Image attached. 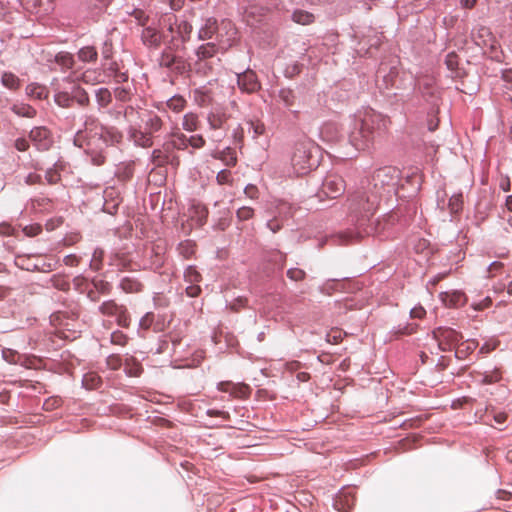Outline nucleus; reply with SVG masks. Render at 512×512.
Instances as JSON below:
<instances>
[{
  "instance_id": "nucleus-47",
  "label": "nucleus",
  "mask_w": 512,
  "mask_h": 512,
  "mask_svg": "<svg viewBox=\"0 0 512 512\" xmlns=\"http://www.w3.org/2000/svg\"><path fill=\"white\" fill-rule=\"evenodd\" d=\"M60 179L61 175L56 163L45 171V180L48 184H56L60 181Z\"/></svg>"
},
{
  "instance_id": "nucleus-48",
  "label": "nucleus",
  "mask_w": 512,
  "mask_h": 512,
  "mask_svg": "<svg viewBox=\"0 0 512 512\" xmlns=\"http://www.w3.org/2000/svg\"><path fill=\"white\" fill-rule=\"evenodd\" d=\"M219 159L224 161L228 166H234L237 162L235 152L230 147H226L219 153Z\"/></svg>"
},
{
  "instance_id": "nucleus-15",
  "label": "nucleus",
  "mask_w": 512,
  "mask_h": 512,
  "mask_svg": "<svg viewBox=\"0 0 512 512\" xmlns=\"http://www.w3.org/2000/svg\"><path fill=\"white\" fill-rule=\"evenodd\" d=\"M218 31V21L214 17H207L204 19L203 25L197 33V38L200 41L211 40Z\"/></svg>"
},
{
  "instance_id": "nucleus-53",
  "label": "nucleus",
  "mask_w": 512,
  "mask_h": 512,
  "mask_svg": "<svg viewBox=\"0 0 512 512\" xmlns=\"http://www.w3.org/2000/svg\"><path fill=\"white\" fill-rule=\"evenodd\" d=\"M99 382V377L93 374L84 375L82 379V384L86 389H95Z\"/></svg>"
},
{
  "instance_id": "nucleus-62",
  "label": "nucleus",
  "mask_w": 512,
  "mask_h": 512,
  "mask_svg": "<svg viewBox=\"0 0 512 512\" xmlns=\"http://www.w3.org/2000/svg\"><path fill=\"white\" fill-rule=\"evenodd\" d=\"M112 50H113L112 41L110 39H106L103 42V46H102V50H101V54H102V57H103L104 60L111 59V57H112Z\"/></svg>"
},
{
  "instance_id": "nucleus-22",
  "label": "nucleus",
  "mask_w": 512,
  "mask_h": 512,
  "mask_svg": "<svg viewBox=\"0 0 512 512\" xmlns=\"http://www.w3.org/2000/svg\"><path fill=\"white\" fill-rule=\"evenodd\" d=\"M70 90L73 103L76 102L80 107H87L90 105V97L84 88L73 83L70 86Z\"/></svg>"
},
{
  "instance_id": "nucleus-36",
  "label": "nucleus",
  "mask_w": 512,
  "mask_h": 512,
  "mask_svg": "<svg viewBox=\"0 0 512 512\" xmlns=\"http://www.w3.org/2000/svg\"><path fill=\"white\" fill-rule=\"evenodd\" d=\"M291 18L295 23L301 25H309L315 20V17L312 13L301 9H296L293 11Z\"/></svg>"
},
{
  "instance_id": "nucleus-16",
  "label": "nucleus",
  "mask_w": 512,
  "mask_h": 512,
  "mask_svg": "<svg viewBox=\"0 0 512 512\" xmlns=\"http://www.w3.org/2000/svg\"><path fill=\"white\" fill-rule=\"evenodd\" d=\"M182 51H173L166 46L161 53L159 65L163 68L172 69L174 65L183 64V57L178 55Z\"/></svg>"
},
{
  "instance_id": "nucleus-34",
  "label": "nucleus",
  "mask_w": 512,
  "mask_h": 512,
  "mask_svg": "<svg viewBox=\"0 0 512 512\" xmlns=\"http://www.w3.org/2000/svg\"><path fill=\"white\" fill-rule=\"evenodd\" d=\"M1 84L6 88L15 91L20 88L21 80L12 72H3L1 76Z\"/></svg>"
},
{
  "instance_id": "nucleus-33",
  "label": "nucleus",
  "mask_w": 512,
  "mask_h": 512,
  "mask_svg": "<svg viewBox=\"0 0 512 512\" xmlns=\"http://www.w3.org/2000/svg\"><path fill=\"white\" fill-rule=\"evenodd\" d=\"M226 116L224 113L210 112L207 115V122L209 128L212 130H221L224 128Z\"/></svg>"
},
{
  "instance_id": "nucleus-58",
  "label": "nucleus",
  "mask_w": 512,
  "mask_h": 512,
  "mask_svg": "<svg viewBox=\"0 0 512 512\" xmlns=\"http://www.w3.org/2000/svg\"><path fill=\"white\" fill-rule=\"evenodd\" d=\"M191 217L199 226H203L207 221L208 211L206 209H202L201 211H192Z\"/></svg>"
},
{
  "instance_id": "nucleus-64",
  "label": "nucleus",
  "mask_w": 512,
  "mask_h": 512,
  "mask_svg": "<svg viewBox=\"0 0 512 512\" xmlns=\"http://www.w3.org/2000/svg\"><path fill=\"white\" fill-rule=\"evenodd\" d=\"M154 320L153 313H146L139 321V326L141 329L148 330L150 326L152 325Z\"/></svg>"
},
{
  "instance_id": "nucleus-45",
  "label": "nucleus",
  "mask_w": 512,
  "mask_h": 512,
  "mask_svg": "<svg viewBox=\"0 0 512 512\" xmlns=\"http://www.w3.org/2000/svg\"><path fill=\"white\" fill-rule=\"evenodd\" d=\"M166 106L174 112H180L184 109L186 100L180 95H174L166 101Z\"/></svg>"
},
{
  "instance_id": "nucleus-50",
  "label": "nucleus",
  "mask_w": 512,
  "mask_h": 512,
  "mask_svg": "<svg viewBox=\"0 0 512 512\" xmlns=\"http://www.w3.org/2000/svg\"><path fill=\"white\" fill-rule=\"evenodd\" d=\"M286 275L291 281L299 282L305 279L306 272L300 268L294 267L288 269Z\"/></svg>"
},
{
  "instance_id": "nucleus-14",
  "label": "nucleus",
  "mask_w": 512,
  "mask_h": 512,
  "mask_svg": "<svg viewBox=\"0 0 512 512\" xmlns=\"http://www.w3.org/2000/svg\"><path fill=\"white\" fill-rule=\"evenodd\" d=\"M399 70L396 66L388 67L386 64L381 63L380 67L377 71V78L382 77L383 82L385 83L386 88L389 87H399L397 84Z\"/></svg>"
},
{
  "instance_id": "nucleus-13",
  "label": "nucleus",
  "mask_w": 512,
  "mask_h": 512,
  "mask_svg": "<svg viewBox=\"0 0 512 512\" xmlns=\"http://www.w3.org/2000/svg\"><path fill=\"white\" fill-rule=\"evenodd\" d=\"M152 135L148 131H142L140 128L130 126L128 129V138L134 145L142 148H149L153 145Z\"/></svg>"
},
{
  "instance_id": "nucleus-46",
  "label": "nucleus",
  "mask_w": 512,
  "mask_h": 512,
  "mask_svg": "<svg viewBox=\"0 0 512 512\" xmlns=\"http://www.w3.org/2000/svg\"><path fill=\"white\" fill-rule=\"evenodd\" d=\"M103 257L104 251L101 248H96L89 263L90 268L94 271H99L102 268Z\"/></svg>"
},
{
  "instance_id": "nucleus-7",
  "label": "nucleus",
  "mask_w": 512,
  "mask_h": 512,
  "mask_svg": "<svg viewBox=\"0 0 512 512\" xmlns=\"http://www.w3.org/2000/svg\"><path fill=\"white\" fill-rule=\"evenodd\" d=\"M346 190V184L342 176L338 174H328L323 182L317 197L322 200L323 196L330 199H336L341 196Z\"/></svg>"
},
{
  "instance_id": "nucleus-27",
  "label": "nucleus",
  "mask_w": 512,
  "mask_h": 512,
  "mask_svg": "<svg viewBox=\"0 0 512 512\" xmlns=\"http://www.w3.org/2000/svg\"><path fill=\"white\" fill-rule=\"evenodd\" d=\"M119 288L126 293H137L143 288V285L135 277L126 276L119 282Z\"/></svg>"
},
{
  "instance_id": "nucleus-44",
  "label": "nucleus",
  "mask_w": 512,
  "mask_h": 512,
  "mask_svg": "<svg viewBox=\"0 0 512 512\" xmlns=\"http://www.w3.org/2000/svg\"><path fill=\"white\" fill-rule=\"evenodd\" d=\"M51 200L47 197H35L30 199V208L35 211L48 210Z\"/></svg>"
},
{
  "instance_id": "nucleus-41",
  "label": "nucleus",
  "mask_w": 512,
  "mask_h": 512,
  "mask_svg": "<svg viewBox=\"0 0 512 512\" xmlns=\"http://www.w3.org/2000/svg\"><path fill=\"white\" fill-rule=\"evenodd\" d=\"M194 100L199 106H206L210 102L211 98L205 86L196 88L193 91Z\"/></svg>"
},
{
  "instance_id": "nucleus-6",
  "label": "nucleus",
  "mask_w": 512,
  "mask_h": 512,
  "mask_svg": "<svg viewBox=\"0 0 512 512\" xmlns=\"http://www.w3.org/2000/svg\"><path fill=\"white\" fill-rule=\"evenodd\" d=\"M349 201H351V200L349 199ZM350 209L355 214L359 213L360 216L356 215V219H352V222H355L354 228L348 229L339 234L341 243H349V242L358 240V239L364 237L365 235H370V234L376 233L378 231V226L380 225V222L378 220L372 221V219H371L374 211H372L371 213H368L369 220L364 221L365 224L363 225V227L372 228V231L370 233H365L360 225L362 218L363 217L366 218L365 211L363 209L355 208V206L352 205V202H350Z\"/></svg>"
},
{
  "instance_id": "nucleus-2",
  "label": "nucleus",
  "mask_w": 512,
  "mask_h": 512,
  "mask_svg": "<svg viewBox=\"0 0 512 512\" xmlns=\"http://www.w3.org/2000/svg\"><path fill=\"white\" fill-rule=\"evenodd\" d=\"M389 119L372 108H363L351 116L349 142L358 151H370L384 137Z\"/></svg>"
},
{
  "instance_id": "nucleus-24",
  "label": "nucleus",
  "mask_w": 512,
  "mask_h": 512,
  "mask_svg": "<svg viewBox=\"0 0 512 512\" xmlns=\"http://www.w3.org/2000/svg\"><path fill=\"white\" fill-rule=\"evenodd\" d=\"M26 95L34 100H44L48 97L49 91L46 86L33 82L26 86Z\"/></svg>"
},
{
  "instance_id": "nucleus-57",
  "label": "nucleus",
  "mask_w": 512,
  "mask_h": 512,
  "mask_svg": "<svg viewBox=\"0 0 512 512\" xmlns=\"http://www.w3.org/2000/svg\"><path fill=\"white\" fill-rule=\"evenodd\" d=\"M189 143V146H191L193 149H201L205 146V139L202 135L196 134L189 136V139L187 140Z\"/></svg>"
},
{
  "instance_id": "nucleus-52",
  "label": "nucleus",
  "mask_w": 512,
  "mask_h": 512,
  "mask_svg": "<svg viewBox=\"0 0 512 512\" xmlns=\"http://www.w3.org/2000/svg\"><path fill=\"white\" fill-rule=\"evenodd\" d=\"M132 17L137 21V23L141 26H146L149 21V16L139 8H134L130 13Z\"/></svg>"
},
{
  "instance_id": "nucleus-43",
  "label": "nucleus",
  "mask_w": 512,
  "mask_h": 512,
  "mask_svg": "<svg viewBox=\"0 0 512 512\" xmlns=\"http://www.w3.org/2000/svg\"><path fill=\"white\" fill-rule=\"evenodd\" d=\"M184 280L189 284H196L201 281L202 276L195 266L189 265L184 270Z\"/></svg>"
},
{
  "instance_id": "nucleus-51",
  "label": "nucleus",
  "mask_w": 512,
  "mask_h": 512,
  "mask_svg": "<svg viewBox=\"0 0 512 512\" xmlns=\"http://www.w3.org/2000/svg\"><path fill=\"white\" fill-rule=\"evenodd\" d=\"M189 137L183 133L175 134L173 140V146L178 150H185L188 146Z\"/></svg>"
},
{
  "instance_id": "nucleus-59",
  "label": "nucleus",
  "mask_w": 512,
  "mask_h": 512,
  "mask_svg": "<svg viewBox=\"0 0 512 512\" xmlns=\"http://www.w3.org/2000/svg\"><path fill=\"white\" fill-rule=\"evenodd\" d=\"M42 231V226L40 224H31L27 225L23 228V233L27 237H34L40 234Z\"/></svg>"
},
{
  "instance_id": "nucleus-17",
  "label": "nucleus",
  "mask_w": 512,
  "mask_h": 512,
  "mask_svg": "<svg viewBox=\"0 0 512 512\" xmlns=\"http://www.w3.org/2000/svg\"><path fill=\"white\" fill-rule=\"evenodd\" d=\"M442 302L450 308L462 307L466 303V296L462 291L454 290L441 294Z\"/></svg>"
},
{
  "instance_id": "nucleus-38",
  "label": "nucleus",
  "mask_w": 512,
  "mask_h": 512,
  "mask_svg": "<svg viewBox=\"0 0 512 512\" xmlns=\"http://www.w3.org/2000/svg\"><path fill=\"white\" fill-rule=\"evenodd\" d=\"M182 127L187 132H194L199 128L198 116L195 113H187L183 116Z\"/></svg>"
},
{
  "instance_id": "nucleus-28",
  "label": "nucleus",
  "mask_w": 512,
  "mask_h": 512,
  "mask_svg": "<svg viewBox=\"0 0 512 512\" xmlns=\"http://www.w3.org/2000/svg\"><path fill=\"white\" fill-rule=\"evenodd\" d=\"M278 99L283 104V106L286 109H288L289 111L293 112L294 114H296L298 112L296 110H292V107H293V105L295 103V99H296V96H295V93L293 92V90H291L289 88H281L278 91Z\"/></svg>"
},
{
  "instance_id": "nucleus-40",
  "label": "nucleus",
  "mask_w": 512,
  "mask_h": 512,
  "mask_svg": "<svg viewBox=\"0 0 512 512\" xmlns=\"http://www.w3.org/2000/svg\"><path fill=\"white\" fill-rule=\"evenodd\" d=\"M77 80H80L81 82L85 84H96L100 83V77L101 74L98 73L96 70H86L84 71L80 76H75Z\"/></svg>"
},
{
  "instance_id": "nucleus-12",
  "label": "nucleus",
  "mask_w": 512,
  "mask_h": 512,
  "mask_svg": "<svg viewBox=\"0 0 512 512\" xmlns=\"http://www.w3.org/2000/svg\"><path fill=\"white\" fill-rule=\"evenodd\" d=\"M93 128L100 138V144L105 148L119 144L122 141L123 134L116 127L99 125V129L97 127Z\"/></svg>"
},
{
  "instance_id": "nucleus-54",
  "label": "nucleus",
  "mask_w": 512,
  "mask_h": 512,
  "mask_svg": "<svg viewBox=\"0 0 512 512\" xmlns=\"http://www.w3.org/2000/svg\"><path fill=\"white\" fill-rule=\"evenodd\" d=\"M216 181L220 185L230 184L232 182V174L227 169L220 170L216 175Z\"/></svg>"
},
{
  "instance_id": "nucleus-4",
  "label": "nucleus",
  "mask_w": 512,
  "mask_h": 512,
  "mask_svg": "<svg viewBox=\"0 0 512 512\" xmlns=\"http://www.w3.org/2000/svg\"><path fill=\"white\" fill-rule=\"evenodd\" d=\"M320 147L308 138H302L295 143L291 156V166L296 176L308 174L317 168L320 162Z\"/></svg>"
},
{
  "instance_id": "nucleus-55",
  "label": "nucleus",
  "mask_w": 512,
  "mask_h": 512,
  "mask_svg": "<svg viewBox=\"0 0 512 512\" xmlns=\"http://www.w3.org/2000/svg\"><path fill=\"white\" fill-rule=\"evenodd\" d=\"M236 215L240 221H246L253 217L254 210L251 207L242 206L237 210Z\"/></svg>"
},
{
  "instance_id": "nucleus-30",
  "label": "nucleus",
  "mask_w": 512,
  "mask_h": 512,
  "mask_svg": "<svg viewBox=\"0 0 512 512\" xmlns=\"http://www.w3.org/2000/svg\"><path fill=\"white\" fill-rule=\"evenodd\" d=\"M218 50L217 45L214 42H208L205 44L200 45L196 51L195 54L197 56V60H206L212 58Z\"/></svg>"
},
{
  "instance_id": "nucleus-39",
  "label": "nucleus",
  "mask_w": 512,
  "mask_h": 512,
  "mask_svg": "<svg viewBox=\"0 0 512 512\" xmlns=\"http://www.w3.org/2000/svg\"><path fill=\"white\" fill-rule=\"evenodd\" d=\"M55 63L63 70L71 69L74 65V57L68 52H59L55 55Z\"/></svg>"
},
{
  "instance_id": "nucleus-60",
  "label": "nucleus",
  "mask_w": 512,
  "mask_h": 512,
  "mask_svg": "<svg viewBox=\"0 0 512 512\" xmlns=\"http://www.w3.org/2000/svg\"><path fill=\"white\" fill-rule=\"evenodd\" d=\"M503 267H504V265L502 262L493 261L487 267V277L488 278L494 277L497 273L501 272Z\"/></svg>"
},
{
  "instance_id": "nucleus-3",
  "label": "nucleus",
  "mask_w": 512,
  "mask_h": 512,
  "mask_svg": "<svg viewBox=\"0 0 512 512\" xmlns=\"http://www.w3.org/2000/svg\"><path fill=\"white\" fill-rule=\"evenodd\" d=\"M84 129L76 132L74 144L84 149V152L90 157V161L100 166L105 163V147L100 144V138L93 127H98V120L92 115L84 116Z\"/></svg>"
},
{
  "instance_id": "nucleus-1",
  "label": "nucleus",
  "mask_w": 512,
  "mask_h": 512,
  "mask_svg": "<svg viewBox=\"0 0 512 512\" xmlns=\"http://www.w3.org/2000/svg\"><path fill=\"white\" fill-rule=\"evenodd\" d=\"M400 170L393 166H384L373 172L360 182V186L350 195V200L355 208L363 209L366 218H362L361 227L365 233H370L372 228L363 227L364 221H368V213L375 211L379 205L382 194L397 191L400 180Z\"/></svg>"
},
{
  "instance_id": "nucleus-9",
  "label": "nucleus",
  "mask_w": 512,
  "mask_h": 512,
  "mask_svg": "<svg viewBox=\"0 0 512 512\" xmlns=\"http://www.w3.org/2000/svg\"><path fill=\"white\" fill-rule=\"evenodd\" d=\"M441 351H450L463 340V335L450 327H438L433 331Z\"/></svg>"
},
{
  "instance_id": "nucleus-11",
  "label": "nucleus",
  "mask_w": 512,
  "mask_h": 512,
  "mask_svg": "<svg viewBox=\"0 0 512 512\" xmlns=\"http://www.w3.org/2000/svg\"><path fill=\"white\" fill-rule=\"evenodd\" d=\"M29 140L38 151H48L53 144L52 134L44 126L32 128L29 132Z\"/></svg>"
},
{
  "instance_id": "nucleus-21",
  "label": "nucleus",
  "mask_w": 512,
  "mask_h": 512,
  "mask_svg": "<svg viewBox=\"0 0 512 512\" xmlns=\"http://www.w3.org/2000/svg\"><path fill=\"white\" fill-rule=\"evenodd\" d=\"M142 120L145 124V130L148 131L152 136L155 133L161 131L163 127L162 119L152 111L147 112L145 118H142Z\"/></svg>"
},
{
  "instance_id": "nucleus-23",
  "label": "nucleus",
  "mask_w": 512,
  "mask_h": 512,
  "mask_svg": "<svg viewBox=\"0 0 512 512\" xmlns=\"http://www.w3.org/2000/svg\"><path fill=\"white\" fill-rule=\"evenodd\" d=\"M141 39L144 45L154 48L158 47L161 42V37L157 30L151 26H144L141 33Z\"/></svg>"
},
{
  "instance_id": "nucleus-49",
  "label": "nucleus",
  "mask_w": 512,
  "mask_h": 512,
  "mask_svg": "<svg viewBox=\"0 0 512 512\" xmlns=\"http://www.w3.org/2000/svg\"><path fill=\"white\" fill-rule=\"evenodd\" d=\"M106 113L115 120L127 119V110H123V105L116 104L112 108H108Z\"/></svg>"
},
{
  "instance_id": "nucleus-5",
  "label": "nucleus",
  "mask_w": 512,
  "mask_h": 512,
  "mask_svg": "<svg viewBox=\"0 0 512 512\" xmlns=\"http://www.w3.org/2000/svg\"><path fill=\"white\" fill-rule=\"evenodd\" d=\"M167 34L164 35L168 49L185 51L186 43L190 40L193 31L192 24L184 18L171 15L167 18Z\"/></svg>"
},
{
  "instance_id": "nucleus-32",
  "label": "nucleus",
  "mask_w": 512,
  "mask_h": 512,
  "mask_svg": "<svg viewBox=\"0 0 512 512\" xmlns=\"http://www.w3.org/2000/svg\"><path fill=\"white\" fill-rule=\"evenodd\" d=\"M11 111L19 117L34 118L37 111L34 107L25 103H16L11 106Z\"/></svg>"
},
{
  "instance_id": "nucleus-8",
  "label": "nucleus",
  "mask_w": 512,
  "mask_h": 512,
  "mask_svg": "<svg viewBox=\"0 0 512 512\" xmlns=\"http://www.w3.org/2000/svg\"><path fill=\"white\" fill-rule=\"evenodd\" d=\"M98 311L105 316L115 318L120 327L127 328L130 326L131 319L127 308L124 305L117 304L114 300L104 301Z\"/></svg>"
},
{
  "instance_id": "nucleus-63",
  "label": "nucleus",
  "mask_w": 512,
  "mask_h": 512,
  "mask_svg": "<svg viewBox=\"0 0 512 512\" xmlns=\"http://www.w3.org/2000/svg\"><path fill=\"white\" fill-rule=\"evenodd\" d=\"M30 147L29 140L25 137H19L14 141V148L19 152H25Z\"/></svg>"
},
{
  "instance_id": "nucleus-10",
  "label": "nucleus",
  "mask_w": 512,
  "mask_h": 512,
  "mask_svg": "<svg viewBox=\"0 0 512 512\" xmlns=\"http://www.w3.org/2000/svg\"><path fill=\"white\" fill-rule=\"evenodd\" d=\"M237 85L241 92L247 94H253L261 89V82L256 72L250 68L236 73Z\"/></svg>"
},
{
  "instance_id": "nucleus-56",
  "label": "nucleus",
  "mask_w": 512,
  "mask_h": 512,
  "mask_svg": "<svg viewBox=\"0 0 512 512\" xmlns=\"http://www.w3.org/2000/svg\"><path fill=\"white\" fill-rule=\"evenodd\" d=\"M127 336L122 331H114L110 335L112 344L124 346L127 343Z\"/></svg>"
},
{
  "instance_id": "nucleus-25",
  "label": "nucleus",
  "mask_w": 512,
  "mask_h": 512,
  "mask_svg": "<svg viewBox=\"0 0 512 512\" xmlns=\"http://www.w3.org/2000/svg\"><path fill=\"white\" fill-rule=\"evenodd\" d=\"M53 99L57 106L61 108H70L73 104L70 87L64 89H55Z\"/></svg>"
},
{
  "instance_id": "nucleus-20",
  "label": "nucleus",
  "mask_w": 512,
  "mask_h": 512,
  "mask_svg": "<svg viewBox=\"0 0 512 512\" xmlns=\"http://www.w3.org/2000/svg\"><path fill=\"white\" fill-rule=\"evenodd\" d=\"M410 83H411V85H413V89H416V85H418L417 89H418L419 93L426 100H429L430 98L434 97L436 89L433 85L432 79L427 78L424 80H420V81H418V83H416V81L412 77H410Z\"/></svg>"
},
{
  "instance_id": "nucleus-37",
  "label": "nucleus",
  "mask_w": 512,
  "mask_h": 512,
  "mask_svg": "<svg viewBox=\"0 0 512 512\" xmlns=\"http://www.w3.org/2000/svg\"><path fill=\"white\" fill-rule=\"evenodd\" d=\"M110 0H84V5L91 15H98L103 12Z\"/></svg>"
},
{
  "instance_id": "nucleus-29",
  "label": "nucleus",
  "mask_w": 512,
  "mask_h": 512,
  "mask_svg": "<svg viewBox=\"0 0 512 512\" xmlns=\"http://www.w3.org/2000/svg\"><path fill=\"white\" fill-rule=\"evenodd\" d=\"M478 345V342L472 339L461 342L455 351V357L457 359H465L478 347Z\"/></svg>"
},
{
  "instance_id": "nucleus-35",
  "label": "nucleus",
  "mask_w": 512,
  "mask_h": 512,
  "mask_svg": "<svg viewBox=\"0 0 512 512\" xmlns=\"http://www.w3.org/2000/svg\"><path fill=\"white\" fill-rule=\"evenodd\" d=\"M77 56L80 61L91 63L97 60L98 52L94 46H85L79 49Z\"/></svg>"
},
{
  "instance_id": "nucleus-61",
  "label": "nucleus",
  "mask_w": 512,
  "mask_h": 512,
  "mask_svg": "<svg viewBox=\"0 0 512 512\" xmlns=\"http://www.w3.org/2000/svg\"><path fill=\"white\" fill-rule=\"evenodd\" d=\"M178 250L185 258H189L193 254L192 244L190 241L181 242L178 245Z\"/></svg>"
},
{
  "instance_id": "nucleus-42",
  "label": "nucleus",
  "mask_w": 512,
  "mask_h": 512,
  "mask_svg": "<svg viewBox=\"0 0 512 512\" xmlns=\"http://www.w3.org/2000/svg\"><path fill=\"white\" fill-rule=\"evenodd\" d=\"M448 207L451 214H458L463 208V194L461 192L453 194L449 199Z\"/></svg>"
},
{
  "instance_id": "nucleus-18",
  "label": "nucleus",
  "mask_w": 512,
  "mask_h": 512,
  "mask_svg": "<svg viewBox=\"0 0 512 512\" xmlns=\"http://www.w3.org/2000/svg\"><path fill=\"white\" fill-rule=\"evenodd\" d=\"M113 94L106 87H100L95 90V101L99 112H106L112 103Z\"/></svg>"
},
{
  "instance_id": "nucleus-19",
  "label": "nucleus",
  "mask_w": 512,
  "mask_h": 512,
  "mask_svg": "<svg viewBox=\"0 0 512 512\" xmlns=\"http://www.w3.org/2000/svg\"><path fill=\"white\" fill-rule=\"evenodd\" d=\"M135 93V87L132 84H126L122 86H116L113 89V96L115 97L117 104L128 103L132 100Z\"/></svg>"
},
{
  "instance_id": "nucleus-31",
  "label": "nucleus",
  "mask_w": 512,
  "mask_h": 512,
  "mask_svg": "<svg viewBox=\"0 0 512 512\" xmlns=\"http://www.w3.org/2000/svg\"><path fill=\"white\" fill-rule=\"evenodd\" d=\"M213 62L206 60H196L193 67V72L199 77H208L213 74Z\"/></svg>"
},
{
  "instance_id": "nucleus-26",
  "label": "nucleus",
  "mask_w": 512,
  "mask_h": 512,
  "mask_svg": "<svg viewBox=\"0 0 512 512\" xmlns=\"http://www.w3.org/2000/svg\"><path fill=\"white\" fill-rule=\"evenodd\" d=\"M217 389L221 392L229 393L232 397H240L244 394L245 385L235 384L231 381H221L217 384Z\"/></svg>"
}]
</instances>
